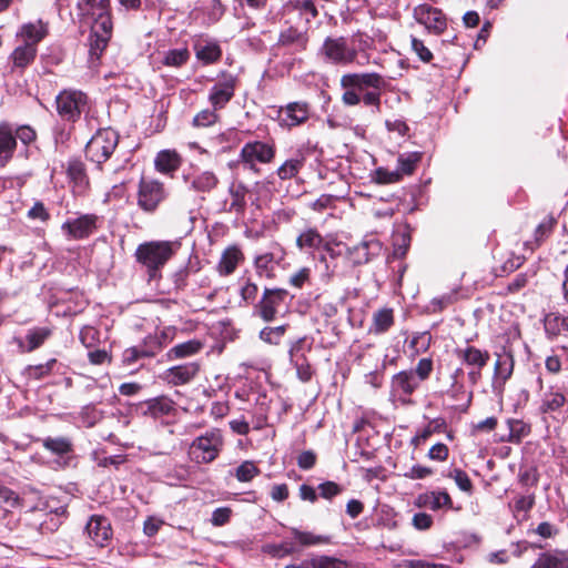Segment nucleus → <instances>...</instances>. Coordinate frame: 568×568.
<instances>
[{
  "instance_id": "1",
  "label": "nucleus",
  "mask_w": 568,
  "mask_h": 568,
  "mask_svg": "<svg viewBox=\"0 0 568 568\" xmlns=\"http://www.w3.org/2000/svg\"><path fill=\"white\" fill-rule=\"evenodd\" d=\"M81 16L91 24L89 55L91 64H97L112 36L113 24L109 0H81L78 3Z\"/></svg>"
},
{
  "instance_id": "2",
  "label": "nucleus",
  "mask_w": 568,
  "mask_h": 568,
  "mask_svg": "<svg viewBox=\"0 0 568 568\" xmlns=\"http://www.w3.org/2000/svg\"><path fill=\"white\" fill-rule=\"evenodd\" d=\"M180 247L179 241H148L138 245L134 257L145 268L149 280H155Z\"/></svg>"
},
{
  "instance_id": "3",
  "label": "nucleus",
  "mask_w": 568,
  "mask_h": 568,
  "mask_svg": "<svg viewBox=\"0 0 568 568\" xmlns=\"http://www.w3.org/2000/svg\"><path fill=\"white\" fill-rule=\"evenodd\" d=\"M386 82L376 72L371 73H347L341 78V87L344 89L342 102L347 106L357 105L361 102L358 92L365 89L382 90Z\"/></svg>"
},
{
  "instance_id": "4",
  "label": "nucleus",
  "mask_w": 568,
  "mask_h": 568,
  "mask_svg": "<svg viewBox=\"0 0 568 568\" xmlns=\"http://www.w3.org/2000/svg\"><path fill=\"white\" fill-rule=\"evenodd\" d=\"M119 143V135L112 129L99 130L87 143V158L98 164L110 159Z\"/></svg>"
},
{
  "instance_id": "5",
  "label": "nucleus",
  "mask_w": 568,
  "mask_h": 568,
  "mask_svg": "<svg viewBox=\"0 0 568 568\" xmlns=\"http://www.w3.org/2000/svg\"><path fill=\"white\" fill-rule=\"evenodd\" d=\"M223 446V436L220 429H211L193 440L190 454L197 463H211L220 454Z\"/></svg>"
},
{
  "instance_id": "6",
  "label": "nucleus",
  "mask_w": 568,
  "mask_h": 568,
  "mask_svg": "<svg viewBox=\"0 0 568 568\" xmlns=\"http://www.w3.org/2000/svg\"><path fill=\"white\" fill-rule=\"evenodd\" d=\"M57 111L64 121L75 122L87 112L89 99L78 90H63L55 98Z\"/></svg>"
},
{
  "instance_id": "7",
  "label": "nucleus",
  "mask_w": 568,
  "mask_h": 568,
  "mask_svg": "<svg viewBox=\"0 0 568 568\" xmlns=\"http://www.w3.org/2000/svg\"><path fill=\"white\" fill-rule=\"evenodd\" d=\"M320 52L334 64L347 65L356 61L358 50L351 47L344 37H328L324 40Z\"/></svg>"
},
{
  "instance_id": "8",
  "label": "nucleus",
  "mask_w": 568,
  "mask_h": 568,
  "mask_svg": "<svg viewBox=\"0 0 568 568\" xmlns=\"http://www.w3.org/2000/svg\"><path fill=\"white\" fill-rule=\"evenodd\" d=\"M311 115V108L307 102H290L276 110V120L281 128L291 130L304 124Z\"/></svg>"
},
{
  "instance_id": "9",
  "label": "nucleus",
  "mask_w": 568,
  "mask_h": 568,
  "mask_svg": "<svg viewBox=\"0 0 568 568\" xmlns=\"http://www.w3.org/2000/svg\"><path fill=\"white\" fill-rule=\"evenodd\" d=\"M166 197L162 183L155 180L142 179L139 183L138 205L144 212H154L159 204Z\"/></svg>"
},
{
  "instance_id": "10",
  "label": "nucleus",
  "mask_w": 568,
  "mask_h": 568,
  "mask_svg": "<svg viewBox=\"0 0 568 568\" xmlns=\"http://www.w3.org/2000/svg\"><path fill=\"white\" fill-rule=\"evenodd\" d=\"M287 291L284 288H265L262 298L255 304V312L265 322L275 320L278 307L285 301Z\"/></svg>"
},
{
  "instance_id": "11",
  "label": "nucleus",
  "mask_w": 568,
  "mask_h": 568,
  "mask_svg": "<svg viewBox=\"0 0 568 568\" xmlns=\"http://www.w3.org/2000/svg\"><path fill=\"white\" fill-rule=\"evenodd\" d=\"M310 41L308 28L290 26L281 30L276 42L277 49H285L291 53H300L307 49Z\"/></svg>"
},
{
  "instance_id": "12",
  "label": "nucleus",
  "mask_w": 568,
  "mask_h": 568,
  "mask_svg": "<svg viewBox=\"0 0 568 568\" xmlns=\"http://www.w3.org/2000/svg\"><path fill=\"white\" fill-rule=\"evenodd\" d=\"M240 156L252 169L256 162L270 163L275 156V146L262 141L247 142L243 145Z\"/></svg>"
},
{
  "instance_id": "13",
  "label": "nucleus",
  "mask_w": 568,
  "mask_h": 568,
  "mask_svg": "<svg viewBox=\"0 0 568 568\" xmlns=\"http://www.w3.org/2000/svg\"><path fill=\"white\" fill-rule=\"evenodd\" d=\"M413 17L419 24H423L426 29L435 33H442L447 26L446 18L442 10L427 3L415 7Z\"/></svg>"
},
{
  "instance_id": "14",
  "label": "nucleus",
  "mask_w": 568,
  "mask_h": 568,
  "mask_svg": "<svg viewBox=\"0 0 568 568\" xmlns=\"http://www.w3.org/2000/svg\"><path fill=\"white\" fill-rule=\"evenodd\" d=\"M98 216L83 214L75 219H69L62 224V231L71 239L82 240L89 237L97 230Z\"/></svg>"
},
{
  "instance_id": "15",
  "label": "nucleus",
  "mask_w": 568,
  "mask_h": 568,
  "mask_svg": "<svg viewBox=\"0 0 568 568\" xmlns=\"http://www.w3.org/2000/svg\"><path fill=\"white\" fill-rule=\"evenodd\" d=\"M236 79L233 75L225 77L216 82L209 93V101L214 110H222L235 94Z\"/></svg>"
},
{
  "instance_id": "16",
  "label": "nucleus",
  "mask_w": 568,
  "mask_h": 568,
  "mask_svg": "<svg viewBox=\"0 0 568 568\" xmlns=\"http://www.w3.org/2000/svg\"><path fill=\"white\" fill-rule=\"evenodd\" d=\"M200 372V365L196 362L185 363L168 368L162 379L170 385L180 386L192 382Z\"/></svg>"
},
{
  "instance_id": "17",
  "label": "nucleus",
  "mask_w": 568,
  "mask_h": 568,
  "mask_svg": "<svg viewBox=\"0 0 568 568\" xmlns=\"http://www.w3.org/2000/svg\"><path fill=\"white\" fill-rule=\"evenodd\" d=\"M87 532L91 540L97 545L103 547L112 535L111 525L108 518L94 515L87 524Z\"/></svg>"
},
{
  "instance_id": "18",
  "label": "nucleus",
  "mask_w": 568,
  "mask_h": 568,
  "mask_svg": "<svg viewBox=\"0 0 568 568\" xmlns=\"http://www.w3.org/2000/svg\"><path fill=\"white\" fill-rule=\"evenodd\" d=\"M455 355L470 368H484L490 359L487 351H481L471 345L456 348Z\"/></svg>"
},
{
  "instance_id": "19",
  "label": "nucleus",
  "mask_w": 568,
  "mask_h": 568,
  "mask_svg": "<svg viewBox=\"0 0 568 568\" xmlns=\"http://www.w3.org/2000/svg\"><path fill=\"white\" fill-rule=\"evenodd\" d=\"M244 261V254L236 245L226 247L217 263L216 271L221 276H229L235 272Z\"/></svg>"
},
{
  "instance_id": "20",
  "label": "nucleus",
  "mask_w": 568,
  "mask_h": 568,
  "mask_svg": "<svg viewBox=\"0 0 568 568\" xmlns=\"http://www.w3.org/2000/svg\"><path fill=\"white\" fill-rule=\"evenodd\" d=\"M37 48L33 45H18L10 54L11 72L22 73L36 59Z\"/></svg>"
},
{
  "instance_id": "21",
  "label": "nucleus",
  "mask_w": 568,
  "mask_h": 568,
  "mask_svg": "<svg viewBox=\"0 0 568 568\" xmlns=\"http://www.w3.org/2000/svg\"><path fill=\"white\" fill-rule=\"evenodd\" d=\"M419 382L413 369L402 371L392 378V390L394 394L410 396L419 386Z\"/></svg>"
},
{
  "instance_id": "22",
  "label": "nucleus",
  "mask_w": 568,
  "mask_h": 568,
  "mask_svg": "<svg viewBox=\"0 0 568 568\" xmlns=\"http://www.w3.org/2000/svg\"><path fill=\"white\" fill-rule=\"evenodd\" d=\"M47 34L48 24L42 20L24 23L17 33V36L22 38L24 41L23 44L33 45L36 48L37 44L47 37Z\"/></svg>"
},
{
  "instance_id": "23",
  "label": "nucleus",
  "mask_w": 568,
  "mask_h": 568,
  "mask_svg": "<svg viewBox=\"0 0 568 568\" xmlns=\"http://www.w3.org/2000/svg\"><path fill=\"white\" fill-rule=\"evenodd\" d=\"M195 55L204 64L215 63L221 59L222 50L214 41L199 40L194 44Z\"/></svg>"
},
{
  "instance_id": "24",
  "label": "nucleus",
  "mask_w": 568,
  "mask_h": 568,
  "mask_svg": "<svg viewBox=\"0 0 568 568\" xmlns=\"http://www.w3.org/2000/svg\"><path fill=\"white\" fill-rule=\"evenodd\" d=\"M17 149L16 136L8 126H0V168L6 166Z\"/></svg>"
},
{
  "instance_id": "25",
  "label": "nucleus",
  "mask_w": 568,
  "mask_h": 568,
  "mask_svg": "<svg viewBox=\"0 0 568 568\" xmlns=\"http://www.w3.org/2000/svg\"><path fill=\"white\" fill-rule=\"evenodd\" d=\"M418 505L432 510H438L443 507L452 508L453 500L445 490L427 491L418 496Z\"/></svg>"
},
{
  "instance_id": "26",
  "label": "nucleus",
  "mask_w": 568,
  "mask_h": 568,
  "mask_svg": "<svg viewBox=\"0 0 568 568\" xmlns=\"http://www.w3.org/2000/svg\"><path fill=\"white\" fill-rule=\"evenodd\" d=\"M531 568H568V554L561 550L542 552Z\"/></svg>"
},
{
  "instance_id": "27",
  "label": "nucleus",
  "mask_w": 568,
  "mask_h": 568,
  "mask_svg": "<svg viewBox=\"0 0 568 568\" xmlns=\"http://www.w3.org/2000/svg\"><path fill=\"white\" fill-rule=\"evenodd\" d=\"M285 10L287 12H297L306 24H310L312 19L318 16L317 8L312 0H290L285 4Z\"/></svg>"
},
{
  "instance_id": "28",
  "label": "nucleus",
  "mask_w": 568,
  "mask_h": 568,
  "mask_svg": "<svg viewBox=\"0 0 568 568\" xmlns=\"http://www.w3.org/2000/svg\"><path fill=\"white\" fill-rule=\"evenodd\" d=\"M203 344L197 339H190L173 346L168 353V359H181L197 354Z\"/></svg>"
},
{
  "instance_id": "29",
  "label": "nucleus",
  "mask_w": 568,
  "mask_h": 568,
  "mask_svg": "<svg viewBox=\"0 0 568 568\" xmlns=\"http://www.w3.org/2000/svg\"><path fill=\"white\" fill-rule=\"evenodd\" d=\"M514 363L511 353L498 354L494 369L496 381L505 384L513 375Z\"/></svg>"
},
{
  "instance_id": "30",
  "label": "nucleus",
  "mask_w": 568,
  "mask_h": 568,
  "mask_svg": "<svg viewBox=\"0 0 568 568\" xmlns=\"http://www.w3.org/2000/svg\"><path fill=\"white\" fill-rule=\"evenodd\" d=\"M324 244L323 236L314 227L304 230L296 239V246L300 250H320Z\"/></svg>"
},
{
  "instance_id": "31",
  "label": "nucleus",
  "mask_w": 568,
  "mask_h": 568,
  "mask_svg": "<svg viewBox=\"0 0 568 568\" xmlns=\"http://www.w3.org/2000/svg\"><path fill=\"white\" fill-rule=\"evenodd\" d=\"M145 404L146 413L154 418L171 415L174 410V402L165 396L149 399Z\"/></svg>"
},
{
  "instance_id": "32",
  "label": "nucleus",
  "mask_w": 568,
  "mask_h": 568,
  "mask_svg": "<svg viewBox=\"0 0 568 568\" xmlns=\"http://www.w3.org/2000/svg\"><path fill=\"white\" fill-rule=\"evenodd\" d=\"M394 324V314L390 308H382L374 313L373 324L369 328L371 333L383 334L387 332Z\"/></svg>"
},
{
  "instance_id": "33",
  "label": "nucleus",
  "mask_w": 568,
  "mask_h": 568,
  "mask_svg": "<svg viewBox=\"0 0 568 568\" xmlns=\"http://www.w3.org/2000/svg\"><path fill=\"white\" fill-rule=\"evenodd\" d=\"M566 403V396L559 390L552 388L546 392L542 396L539 410L542 414L558 412Z\"/></svg>"
},
{
  "instance_id": "34",
  "label": "nucleus",
  "mask_w": 568,
  "mask_h": 568,
  "mask_svg": "<svg viewBox=\"0 0 568 568\" xmlns=\"http://www.w3.org/2000/svg\"><path fill=\"white\" fill-rule=\"evenodd\" d=\"M180 156L174 151L163 150L155 158V168L159 172L171 173L180 166Z\"/></svg>"
},
{
  "instance_id": "35",
  "label": "nucleus",
  "mask_w": 568,
  "mask_h": 568,
  "mask_svg": "<svg viewBox=\"0 0 568 568\" xmlns=\"http://www.w3.org/2000/svg\"><path fill=\"white\" fill-rule=\"evenodd\" d=\"M219 180L211 171H204L194 175L191 180V189L196 192H210L216 187Z\"/></svg>"
},
{
  "instance_id": "36",
  "label": "nucleus",
  "mask_w": 568,
  "mask_h": 568,
  "mask_svg": "<svg viewBox=\"0 0 568 568\" xmlns=\"http://www.w3.org/2000/svg\"><path fill=\"white\" fill-rule=\"evenodd\" d=\"M190 51L187 48L170 49L164 53L162 63L165 67L181 68L190 60Z\"/></svg>"
},
{
  "instance_id": "37",
  "label": "nucleus",
  "mask_w": 568,
  "mask_h": 568,
  "mask_svg": "<svg viewBox=\"0 0 568 568\" xmlns=\"http://www.w3.org/2000/svg\"><path fill=\"white\" fill-rule=\"evenodd\" d=\"M302 568H346V565L334 557L315 556L302 561Z\"/></svg>"
},
{
  "instance_id": "38",
  "label": "nucleus",
  "mask_w": 568,
  "mask_h": 568,
  "mask_svg": "<svg viewBox=\"0 0 568 568\" xmlns=\"http://www.w3.org/2000/svg\"><path fill=\"white\" fill-rule=\"evenodd\" d=\"M422 160V153L420 152H409L400 154L397 159L398 166L397 170L400 173V176L404 174L410 175L415 171L417 164Z\"/></svg>"
},
{
  "instance_id": "39",
  "label": "nucleus",
  "mask_w": 568,
  "mask_h": 568,
  "mask_svg": "<svg viewBox=\"0 0 568 568\" xmlns=\"http://www.w3.org/2000/svg\"><path fill=\"white\" fill-rule=\"evenodd\" d=\"M43 447L52 454L62 456L72 452V444L65 437H48L43 439Z\"/></svg>"
},
{
  "instance_id": "40",
  "label": "nucleus",
  "mask_w": 568,
  "mask_h": 568,
  "mask_svg": "<svg viewBox=\"0 0 568 568\" xmlns=\"http://www.w3.org/2000/svg\"><path fill=\"white\" fill-rule=\"evenodd\" d=\"M291 532L294 538L301 544L303 547H310L321 544H328L329 538L326 536L314 535L310 531H302L297 528H291Z\"/></svg>"
},
{
  "instance_id": "41",
  "label": "nucleus",
  "mask_w": 568,
  "mask_h": 568,
  "mask_svg": "<svg viewBox=\"0 0 568 568\" xmlns=\"http://www.w3.org/2000/svg\"><path fill=\"white\" fill-rule=\"evenodd\" d=\"M51 335V329L48 327H36L28 332L26 339L28 342V352L39 348L44 341Z\"/></svg>"
},
{
  "instance_id": "42",
  "label": "nucleus",
  "mask_w": 568,
  "mask_h": 568,
  "mask_svg": "<svg viewBox=\"0 0 568 568\" xmlns=\"http://www.w3.org/2000/svg\"><path fill=\"white\" fill-rule=\"evenodd\" d=\"M304 164L303 158H294L286 160L278 169H277V175L281 180H287L292 179L302 169Z\"/></svg>"
},
{
  "instance_id": "43",
  "label": "nucleus",
  "mask_w": 568,
  "mask_h": 568,
  "mask_svg": "<svg viewBox=\"0 0 568 568\" xmlns=\"http://www.w3.org/2000/svg\"><path fill=\"white\" fill-rule=\"evenodd\" d=\"M139 347L141 348L142 355L153 357L163 348V342L156 332L153 335L146 336Z\"/></svg>"
},
{
  "instance_id": "44",
  "label": "nucleus",
  "mask_w": 568,
  "mask_h": 568,
  "mask_svg": "<svg viewBox=\"0 0 568 568\" xmlns=\"http://www.w3.org/2000/svg\"><path fill=\"white\" fill-rule=\"evenodd\" d=\"M457 296H458V292L456 290H454V291L445 293L438 297H434L430 301L428 308L433 313L442 312L449 305L454 304L457 301Z\"/></svg>"
},
{
  "instance_id": "45",
  "label": "nucleus",
  "mask_w": 568,
  "mask_h": 568,
  "mask_svg": "<svg viewBox=\"0 0 568 568\" xmlns=\"http://www.w3.org/2000/svg\"><path fill=\"white\" fill-rule=\"evenodd\" d=\"M518 481L525 490H529L530 487L537 486L539 481L538 470L535 467L520 468Z\"/></svg>"
},
{
  "instance_id": "46",
  "label": "nucleus",
  "mask_w": 568,
  "mask_h": 568,
  "mask_svg": "<svg viewBox=\"0 0 568 568\" xmlns=\"http://www.w3.org/2000/svg\"><path fill=\"white\" fill-rule=\"evenodd\" d=\"M258 474H260V469L251 460L243 462L235 469V477L237 478L239 481H242V483L251 481Z\"/></svg>"
},
{
  "instance_id": "47",
  "label": "nucleus",
  "mask_w": 568,
  "mask_h": 568,
  "mask_svg": "<svg viewBox=\"0 0 568 568\" xmlns=\"http://www.w3.org/2000/svg\"><path fill=\"white\" fill-rule=\"evenodd\" d=\"M557 221L552 216H546L535 230V241L540 245L552 232Z\"/></svg>"
},
{
  "instance_id": "48",
  "label": "nucleus",
  "mask_w": 568,
  "mask_h": 568,
  "mask_svg": "<svg viewBox=\"0 0 568 568\" xmlns=\"http://www.w3.org/2000/svg\"><path fill=\"white\" fill-rule=\"evenodd\" d=\"M286 332V326L281 325L276 327H264L260 332V338L264 341L265 343L272 344V345H278L281 343L282 337L284 336Z\"/></svg>"
},
{
  "instance_id": "49",
  "label": "nucleus",
  "mask_w": 568,
  "mask_h": 568,
  "mask_svg": "<svg viewBox=\"0 0 568 568\" xmlns=\"http://www.w3.org/2000/svg\"><path fill=\"white\" fill-rule=\"evenodd\" d=\"M448 478L454 479L458 488L465 493H471L473 484L466 471L459 468L450 469L447 474Z\"/></svg>"
},
{
  "instance_id": "50",
  "label": "nucleus",
  "mask_w": 568,
  "mask_h": 568,
  "mask_svg": "<svg viewBox=\"0 0 568 568\" xmlns=\"http://www.w3.org/2000/svg\"><path fill=\"white\" fill-rule=\"evenodd\" d=\"M402 176L398 170L389 171L385 168H378L374 172V181L378 184H390L400 181Z\"/></svg>"
},
{
  "instance_id": "51",
  "label": "nucleus",
  "mask_w": 568,
  "mask_h": 568,
  "mask_svg": "<svg viewBox=\"0 0 568 568\" xmlns=\"http://www.w3.org/2000/svg\"><path fill=\"white\" fill-rule=\"evenodd\" d=\"M447 393L455 400H458L462 397L466 396L465 408L469 407L473 399V390L467 393L464 384L459 383L458 381L452 382V386Z\"/></svg>"
},
{
  "instance_id": "52",
  "label": "nucleus",
  "mask_w": 568,
  "mask_h": 568,
  "mask_svg": "<svg viewBox=\"0 0 568 568\" xmlns=\"http://www.w3.org/2000/svg\"><path fill=\"white\" fill-rule=\"evenodd\" d=\"M535 505V493H529V490H525L524 495H519L515 498L514 509L517 513L520 511H529Z\"/></svg>"
},
{
  "instance_id": "53",
  "label": "nucleus",
  "mask_w": 568,
  "mask_h": 568,
  "mask_svg": "<svg viewBox=\"0 0 568 568\" xmlns=\"http://www.w3.org/2000/svg\"><path fill=\"white\" fill-rule=\"evenodd\" d=\"M216 111L217 110H214V108L212 110H210V109L202 110L194 116L193 124L195 126H209V125L214 124L219 119Z\"/></svg>"
},
{
  "instance_id": "54",
  "label": "nucleus",
  "mask_w": 568,
  "mask_h": 568,
  "mask_svg": "<svg viewBox=\"0 0 568 568\" xmlns=\"http://www.w3.org/2000/svg\"><path fill=\"white\" fill-rule=\"evenodd\" d=\"M292 364L296 368V374L301 382L307 383L312 379L314 371L306 357L295 361V362H292Z\"/></svg>"
},
{
  "instance_id": "55",
  "label": "nucleus",
  "mask_w": 568,
  "mask_h": 568,
  "mask_svg": "<svg viewBox=\"0 0 568 568\" xmlns=\"http://www.w3.org/2000/svg\"><path fill=\"white\" fill-rule=\"evenodd\" d=\"M258 293V286L257 284L253 283L251 278H246L243 281V284L241 286V297L246 303H253L255 302Z\"/></svg>"
},
{
  "instance_id": "56",
  "label": "nucleus",
  "mask_w": 568,
  "mask_h": 568,
  "mask_svg": "<svg viewBox=\"0 0 568 568\" xmlns=\"http://www.w3.org/2000/svg\"><path fill=\"white\" fill-rule=\"evenodd\" d=\"M79 338L87 348H91L99 342V332L93 326H84L80 331Z\"/></svg>"
},
{
  "instance_id": "57",
  "label": "nucleus",
  "mask_w": 568,
  "mask_h": 568,
  "mask_svg": "<svg viewBox=\"0 0 568 568\" xmlns=\"http://www.w3.org/2000/svg\"><path fill=\"white\" fill-rule=\"evenodd\" d=\"M417 381L420 383L426 381L433 372V361L430 358H422L413 371Z\"/></svg>"
},
{
  "instance_id": "58",
  "label": "nucleus",
  "mask_w": 568,
  "mask_h": 568,
  "mask_svg": "<svg viewBox=\"0 0 568 568\" xmlns=\"http://www.w3.org/2000/svg\"><path fill=\"white\" fill-rule=\"evenodd\" d=\"M432 343V336L428 332H423L415 335L410 341V347L415 348L416 353L426 352Z\"/></svg>"
},
{
  "instance_id": "59",
  "label": "nucleus",
  "mask_w": 568,
  "mask_h": 568,
  "mask_svg": "<svg viewBox=\"0 0 568 568\" xmlns=\"http://www.w3.org/2000/svg\"><path fill=\"white\" fill-rule=\"evenodd\" d=\"M412 49L423 62H429L433 59V53L424 44V42L415 37L410 38Z\"/></svg>"
},
{
  "instance_id": "60",
  "label": "nucleus",
  "mask_w": 568,
  "mask_h": 568,
  "mask_svg": "<svg viewBox=\"0 0 568 568\" xmlns=\"http://www.w3.org/2000/svg\"><path fill=\"white\" fill-rule=\"evenodd\" d=\"M68 175L72 181L81 184L85 179V171L83 164L80 161L69 162Z\"/></svg>"
},
{
  "instance_id": "61",
  "label": "nucleus",
  "mask_w": 568,
  "mask_h": 568,
  "mask_svg": "<svg viewBox=\"0 0 568 568\" xmlns=\"http://www.w3.org/2000/svg\"><path fill=\"white\" fill-rule=\"evenodd\" d=\"M362 100L365 105L374 108V113L381 111V90L373 89L372 91L365 92Z\"/></svg>"
},
{
  "instance_id": "62",
  "label": "nucleus",
  "mask_w": 568,
  "mask_h": 568,
  "mask_svg": "<svg viewBox=\"0 0 568 568\" xmlns=\"http://www.w3.org/2000/svg\"><path fill=\"white\" fill-rule=\"evenodd\" d=\"M449 449L443 443H437L430 447L427 457L432 460L445 462L448 458Z\"/></svg>"
},
{
  "instance_id": "63",
  "label": "nucleus",
  "mask_w": 568,
  "mask_h": 568,
  "mask_svg": "<svg viewBox=\"0 0 568 568\" xmlns=\"http://www.w3.org/2000/svg\"><path fill=\"white\" fill-rule=\"evenodd\" d=\"M141 358H146L142 355L141 348L138 346L126 348L122 354V362L126 366H131Z\"/></svg>"
},
{
  "instance_id": "64",
  "label": "nucleus",
  "mask_w": 568,
  "mask_h": 568,
  "mask_svg": "<svg viewBox=\"0 0 568 568\" xmlns=\"http://www.w3.org/2000/svg\"><path fill=\"white\" fill-rule=\"evenodd\" d=\"M323 498L331 499L342 493V487L334 481H325L318 486Z\"/></svg>"
}]
</instances>
